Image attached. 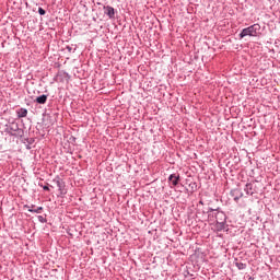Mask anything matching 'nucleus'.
Returning <instances> with one entry per match:
<instances>
[{
	"label": "nucleus",
	"instance_id": "nucleus-2",
	"mask_svg": "<svg viewBox=\"0 0 280 280\" xmlns=\"http://www.w3.org/2000/svg\"><path fill=\"white\" fill-rule=\"evenodd\" d=\"M104 14H106V16H108V19H115V8L113 7H104Z\"/></svg>",
	"mask_w": 280,
	"mask_h": 280
},
{
	"label": "nucleus",
	"instance_id": "nucleus-3",
	"mask_svg": "<svg viewBox=\"0 0 280 280\" xmlns=\"http://www.w3.org/2000/svg\"><path fill=\"white\" fill-rule=\"evenodd\" d=\"M179 178H180V177H179L178 175L172 174V175H170L168 180L172 183V185H173L174 187H176V185H178V179H179Z\"/></svg>",
	"mask_w": 280,
	"mask_h": 280
},
{
	"label": "nucleus",
	"instance_id": "nucleus-1",
	"mask_svg": "<svg viewBox=\"0 0 280 280\" xmlns=\"http://www.w3.org/2000/svg\"><path fill=\"white\" fill-rule=\"evenodd\" d=\"M261 31V26L259 24H254L252 26H248L247 28H244L240 36L241 38H244L245 36H259V32Z\"/></svg>",
	"mask_w": 280,
	"mask_h": 280
},
{
	"label": "nucleus",
	"instance_id": "nucleus-9",
	"mask_svg": "<svg viewBox=\"0 0 280 280\" xmlns=\"http://www.w3.org/2000/svg\"><path fill=\"white\" fill-rule=\"evenodd\" d=\"M44 189L47 191V190H49V187H47V186H44Z\"/></svg>",
	"mask_w": 280,
	"mask_h": 280
},
{
	"label": "nucleus",
	"instance_id": "nucleus-5",
	"mask_svg": "<svg viewBox=\"0 0 280 280\" xmlns=\"http://www.w3.org/2000/svg\"><path fill=\"white\" fill-rule=\"evenodd\" d=\"M245 191L248 196H253V194H255V191H253V184H247L245 186Z\"/></svg>",
	"mask_w": 280,
	"mask_h": 280
},
{
	"label": "nucleus",
	"instance_id": "nucleus-4",
	"mask_svg": "<svg viewBox=\"0 0 280 280\" xmlns=\"http://www.w3.org/2000/svg\"><path fill=\"white\" fill-rule=\"evenodd\" d=\"M35 102H37V104H46L47 103V95L43 94L40 96H38Z\"/></svg>",
	"mask_w": 280,
	"mask_h": 280
},
{
	"label": "nucleus",
	"instance_id": "nucleus-7",
	"mask_svg": "<svg viewBox=\"0 0 280 280\" xmlns=\"http://www.w3.org/2000/svg\"><path fill=\"white\" fill-rule=\"evenodd\" d=\"M235 266L238 268V270H244L246 268V264L244 262H236Z\"/></svg>",
	"mask_w": 280,
	"mask_h": 280
},
{
	"label": "nucleus",
	"instance_id": "nucleus-8",
	"mask_svg": "<svg viewBox=\"0 0 280 280\" xmlns=\"http://www.w3.org/2000/svg\"><path fill=\"white\" fill-rule=\"evenodd\" d=\"M38 13L40 14V16H45L46 11L43 8H39Z\"/></svg>",
	"mask_w": 280,
	"mask_h": 280
},
{
	"label": "nucleus",
	"instance_id": "nucleus-6",
	"mask_svg": "<svg viewBox=\"0 0 280 280\" xmlns=\"http://www.w3.org/2000/svg\"><path fill=\"white\" fill-rule=\"evenodd\" d=\"M18 117H27V109L26 108H20L18 110Z\"/></svg>",
	"mask_w": 280,
	"mask_h": 280
}]
</instances>
